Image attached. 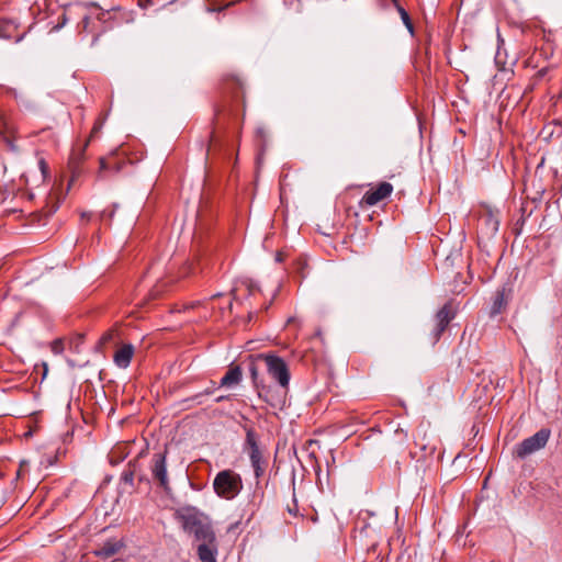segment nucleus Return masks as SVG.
Segmentation results:
<instances>
[{
	"label": "nucleus",
	"instance_id": "423d86ee",
	"mask_svg": "<svg viewBox=\"0 0 562 562\" xmlns=\"http://www.w3.org/2000/svg\"><path fill=\"white\" fill-rule=\"evenodd\" d=\"M149 470L151 481L157 483L164 491L170 490L167 473V451L154 453L150 460Z\"/></svg>",
	"mask_w": 562,
	"mask_h": 562
},
{
	"label": "nucleus",
	"instance_id": "473e14b6",
	"mask_svg": "<svg viewBox=\"0 0 562 562\" xmlns=\"http://www.w3.org/2000/svg\"><path fill=\"white\" fill-rule=\"evenodd\" d=\"M102 339H103V340H108V339H110V335H109V334L104 335V336L102 337Z\"/></svg>",
	"mask_w": 562,
	"mask_h": 562
},
{
	"label": "nucleus",
	"instance_id": "20e7f679",
	"mask_svg": "<svg viewBox=\"0 0 562 562\" xmlns=\"http://www.w3.org/2000/svg\"><path fill=\"white\" fill-rule=\"evenodd\" d=\"M550 436L551 430L549 428H541L531 437H528L516 445L513 452L514 456L521 460L527 458L529 454L544 448L549 441Z\"/></svg>",
	"mask_w": 562,
	"mask_h": 562
},
{
	"label": "nucleus",
	"instance_id": "2eb2a0df",
	"mask_svg": "<svg viewBox=\"0 0 562 562\" xmlns=\"http://www.w3.org/2000/svg\"><path fill=\"white\" fill-rule=\"evenodd\" d=\"M393 3H394V5H395V8H396L397 12L400 13L401 19H402V21H403L404 25L406 26V29L408 30V32H409L411 34H413V33H414V25H413V23H412V20H411V18H409V14H408V13H407V11H406V10H405V9H404V8L398 3V1H397V0H393Z\"/></svg>",
	"mask_w": 562,
	"mask_h": 562
},
{
	"label": "nucleus",
	"instance_id": "0eeeda50",
	"mask_svg": "<svg viewBox=\"0 0 562 562\" xmlns=\"http://www.w3.org/2000/svg\"><path fill=\"white\" fill-rule=\"evenodd\" d=\"M513 296V283L506 282L496 290L490 308V317H495L506 311Z\"/></svg>",
	"mask_w": 562,
	"mask_h": 562
},
{
	"label": "nucleus",
	"instance_id": "72a5a7b5",
	"mask_svg": "<svg viewBox=\"0 0 562 562\" xmlns=\"http://www.w3.org/2000/svg\"><path fill=\"white\" fill-rule=\"evenodd\" d=\"M66 22V18L64 16L63 21H60V24H64Z\"/></svg>",
	"mask_w": 562,
	"mask_h": 562
},
{
	"label": "nucleus",
	"instance_id": "cd10ccee",
	"mask_svg": "<svg viewBox=\"0 0 562 562\" xmlns=\"http://www.w3.org/2000/svg\"><path fill=\"white\" fill-rule=\"evenodd\" d=\"M100 127H101V125H95V126L92 128L91 137H92L93 135H95V134L99 132Z\"/></svg>",
	"mask_w": 562,
	"mask_h": 562
},
{
	"label": "nucleus",
	"instance_id": "c756f323",
	"mask_svg": "<svg viewBox=\"0 0 562 562\" xmlns=\"http://www.w3.org/2000/svg\"><path fill=\"white\" fill-rule=\"evenodd\" d=\"M88 147V142L83 145L82 149H81V153H80V156L83 155L86 148ZM78 159H81V157H79Z\"/></svg>",
	"mask_w": 562,
	"mask_h": 562
},
{
	"label": "nucleus",
	"instance_id": "dca6fc26",
	"mask_svg": "<svg viewBox=\"0 0 562 562\" xmlns=\"http://www.w3.org/2000/svg\"><path fill=\"white\" fill-rule=\"evenodd\" d=\"M13 24L7 20H0V38H10Z\"/></svg>",
	"mask_w": 562,
	"mask_h": 562
},
{
	"label": "nucleus",
	"instance_id": "b1692460",
	"mask_svg": "<svg viewBox=\"0 0 562 562\" xmlns=\"http://www.w3.org/2000/svg\"><path fill=\"white\" fill-rule=\"evenodd\" d=\"M114 211L108 212L106 210L102 211L99 215L100 221L105 220L106 217L111 218L113 216Z\"/></svg>",
	"mask_w": 562,
	"mask_h": 562
},
{
	"label": "nucleus",
	"instance_id": "6e6552de",
	"mask_svg": "<svg viewBox=\"0 0 562 562\" xmlns=\"http://www.w3.org/2000/svg\"><path fill=\"white\" fill-rule=\"evenodd\" d=\"M454 313L452 311L451 304L446 303L436 314L435 321L436 325L431 331V342L436 344L439 341L442 333L448 327L449 323L453 319Z\"/></svg>",
	"mask_w": 562,
	"mask_h": 562
},
{
	"label": "nucleus",
	"instance_id": "39448f33",
	"mask_svg": "<svg viewBox=\"0 0 562 562\" xmlns=\"http://www.w3.org/2000/svg\"><path fill=\"white\" fill-rule=\"evenodd\" d=\"M257 360L265 363L268 373L278 381L280 386L286 389L290 382V372L285 361L274 355H258Z\"/></svg>",
	"mask_w": 562,
	"mask_h": 562
},
{
	"label": "nucleus",
	"instance_id": "7c9ffc66",
	"mask_svg": "<svg viewBox=\"0 0 562 562\" xmlns=\"http://www.w3.org/2000/svg\"><path fill=\"white\" fill-rule=\"evenodd\" d=\"M520 222L524 223V220L520 218L518 222H516L515 227H514V229L517 232V234L519 233L517 226L519 225Z\"/></svg>",
	"mask_w": 562,
	"mask_h": 562
},
{
	"label": "nucleus",
	"instance_id": "f704fd0d",
	"mask_svg": "<svg viewBox=\"0 0 562 562\" xmlns=\"http://www.w3.org/2000/svg\"><path fill=\"white\" fill-rule=\"evenodd\" d=\"M66 22V18L64 16L63 21H60V24H64Z\"/></svg>",
	"mask_w": 562,
	"mask_h": 562
},
{
	"label": "nucleus",
	"instance_id": "1a4fd4ad",
	"mask_svg": "<svg viewBox=\"0 0 562 562\" xmlns=\"http://www.w3.org/2000/svg\"><path fill=\"white\" fill-rule=\"evenodd\" d=\"M257 362H261L260 360H257V357L255 359H251L248 364V370L251 376V380L254 382V385L258 390L259 397L263 398L267 403H269L271 406L276 407L279 404H281V400L276 401L274 397L270 396V387H267L266 385H260L258 381V364Z\"/></svg>",
	"mask_w": 562,
	"mask_h": 562
},
{
	"label": "nucleus",
	"instance_id": "a878e982",
	"mask_svg": "<svg viewBox=\"0 0 562 562\" xmlns=\"http://www.w3.org/2000/svg\"><path fill=\"white\" fill-rule=\"evenodd\" d=\"M231 395H221L215 398L216 403H221L223 401L229 400Z\"/></svg>",
	"mask_w": 562,
	"mask_h": 562
},
{
	"label": "nucleus",
	"instance_id": "f8f14e48",
	"mask_svg": "<svg viewBox=\"0 0 562 562\" xmlns=\"http://www.w3.org/2000/svg\"><path fill=\"white\" fill-rule=\"evenodd\" d=\"M123 547L124 543L121 540L110 539L94 549L93 553L98 558L109 559L120 552Z\"/></svg>",
	"mask_w": 562,
	"mask_h": 562
},
{
	"label": "nucleus",
	"instance_id": "f257e3e1",
	"mask_svg": "<svg viewBox=\"0 0 562 562\" xmlns=\"http://www.w3.org/2000/svg\"><path fill=\"white\" fill-rule=\"evenodd\" d=\"M182 528L193 535L196 554L201 562H217L218 543L216 535L210 522L205 521L198 512L186 510L179 515Z\"/></svg>",
	"mask_w": 562,
	"mask_h": 562
},
{
	"label": "nucleus",
	"instance_id": "a211bd4d",
	"mask_svg": "<svg viewBox=\"0 0 562 562\" xmlns=\"http://www.w3.org/2000/svg\"><path fill=\"white\" fill-rule=\"evenodd\" d=\"M108 170H113V171L117 172L120 170V166L117 164L114 166H110L109 162L106 161V159L101 158L100 159V173L108 171Z\"/></svg>",
	"mask_w": 562,
	"mask_h": 562
},
{
	"label": "nucleus",
	"instance_id": "c85d7f7f",
	"mask_svg": "<svg viewBox=\"0 0 562 562\" xmlns=\"http://www.w3.org/2000/svg\"><path fill=\"white\" fill-rule=\"evenodd\" d=\"M90 217H91V213H88V212H83V213H81V218H82V220H83V218L90 220Z\"/></svg>",
	"mask_w": 562,
	"mask_h": 562
},
{
	"label": "nucleus",
	"instance_id": "ddd939ff",
	"mask_svg": "<svg viewBox=\"0 0 562 562\" xmlns=\"http://www.w3.org/2000/svg\"><path fill=\"white\" fill-rule=\"evenodd\" d=\"M134 355V347L131 344L122 346L114 353V363L122 369H125L130 366L132 357Z\"/></svg>",
	"mask_w": 562,
	"mask_h": 562
},
{
	"label": "nucleus",
	"instance_id": "9b49d317",
	"mask_svg": "<svg viewBox=\"0 0 562 562\" xmlns=\"http://www.w3.org/2000/svg\"><path fill=\"white\" fill-rule=\"evenodd\" d=\"M393 186L389 182H381L375 189L369 190L361 199V204L373 206L391 195Z\"/></svg>",
	"mask_w": 562,
	"mask_h": 562
},
{
	"label": "nucleus",
	"instance_id": "6ab92c4d",
	"mask_svg": "<svg viewBox=\"0 0 562 562\" xmlns=\"http://www.w3.org/2000/svg\"><path fill=\"white\" fill-rule=\"evenodd\" d=\"M121 480L127 484H133L134 482V471L132 470H125L123 471L122 475H121Z\"/></svg>",
	"mask_w": 562,
	"mask_h": 562
},
{
	"label": "nucleus",
	"instance_id": "f03ea898",
	"mask_svg": "<svg viewBox=\"0 0 562 562\" xmlns=\"http://www.w3.org/2000/svg\"><path fill=\"white\" fill-rule=\"evenodd\" d=\"M213 490L218 497L232 501L241 492L243 479L231 469L222 470L213 480Z\"/></svg>",
	"mask_w": 562,
	"mask_h": 562
},
{
	"label": "nucleus",
	"instance_id": "393cba45",
	"mask_svg": "<svg viewBox=\"0 0 562 562\" xmlns=\"http://www.w3.org/2000/svg\"><path fill=\"white\" fill-rule=\"evenodd\" d=\"M274 259H276L277 262H282L283 261V252L282 251H277Z\"/></svg>",
	"mask_w": 562,
	"mask_h": 562
},
{
	"label": "nucleus",
	"instance_id": "f3484780",
	"mask_svg": "<svg viewBox=\"0 0 562 562\" xmlns=\"http://www.w3.org/2000/svg\"><path fill=\"white\" fill-rule=\"evenodd\" d=\"M216 387H215V383L214 382H211V386L206 387L204 391L195 394L194 396L188 398L187 401H196L198 404H201L202 402L200 401V398L204 395H211L215 392Z\"/></svg>",
	"mask_w": 562,
	"mask_h": 562
},
{
	"label": "nucleus",
	"instance_id": "aec40b11",
	"mask_svg": "<svg viewBox=\"0 0 562 562\" xmlns=\"http://www.w3.org/2000/svg\"><path fill=\"white\" fill-rule=\"evenodd\" d=\"M64 350V344L60 339H56L52 342V351L55 353V355H59Z\"/></svg>",
	"mask_w": 562,
	"mask_h": 562
},
{
	"label": "nucleus",
	"instance_id": "bb28decb",
	"mask_svg": "<svg viewBox=\"0 0 562 562\" xmlns=\"http://www.w3.org/2000/svg\"><path fill=\"white\" fill-rule=\"evenodd\" d=\"M293 503H294V508L289 507L288 509H289V513H290V514H292V515H294V516H295V515H296V513H297V505H296L295 499L293 501Z\"/></svg>",
	"mask_w": 562,
	"mask_h": 562
},
{
	"label": "nucleus",
	"instance_id": "7ed1b4c3",
	"mask_svg": "<svg viewBox=\"0 0 562 562\" xmlns=\"http://www.w3.org/2000/svg\"><path fill=\"white\" fill-rule=\"evenodd\" d=\"M244 449L249 456L255 477L259 480L265 474L267 461L263 459L262 452L259 448L257 434L251 427L246 428Z\"/></svg>",
	"mask_w": 562,
	"mask_h": 562
},
{
	"label": "nucleus",
	"instance_id": "4468645a",
	"mask_svg": "<svg viewBox=\"0 0 562 562\" xmlns=\"http://www.w3.org/2000/svg\"><path fill=\"white\" fill-rule=\"evenodd\" d=\"M241 369L239 366L231 367L228 371L221 379V387H231L237 385L241 381Z\"/></svg>",
	"mask_w": 562,
	"mask_h": 562
},
{
	"label": "nucleus",
	"instance_id": "2f4dec72",
	"mask_svg": "<svg viewBox=\"0 0 562 562\" xmlns=\"http://www.w3.org/2000/svg\"><path fill=\"white\" fill-rule=\"evenodd\" d=\"M139 481H140V482H142V481H146V483H147V484H149V483H150V480L145 479V477H143V476H140V477H139Z\"/></svg>",
	"mask_w": 562,
	"mask_h": 562
},
{
	"label": "nucleus",
	"instance_id": "4be33fe9",
	"mask_svg": "<svg viewBox=\"0 0 562 562\" xmlns=\"http://www.w3.org/2000/svg\"><path fill=\"white\" fill-rule=\"evenodd\" d=\"M245 285L248 290L249 295L255 294L256 291H259L258 285L256 283H254L252 281L245 282Z\"/></svg>",
	"mask_w": 562,
	"mask_h": 562
},
{
	"label": "nucleus",
	"instance_id": "412c9836",
	"mask_svg": "<svg viewBox=\"0 0 562 562\" xmlns=\"http://www.w3.org/2000/svg\"><path fill=\"white\" fill-rule=\"evenodd\" d=\"M38 167H40L43 178H46L48 175V166L43 158L38 160Z\"/></svg>",
	"mask_w": 562,
	"mask_h": 562
},
{
	"label": "nucleus",
	"instance_id": "5701e85b",
	"mask_svg": "<svg viewBox=\"0 0 562 562\" xmlns=\"http://www.w3.org/2000/svg\"><path fill=\"white\" fill-rule=\"evenodd\" d=\"M461 248H456L453 249L449 255H447V260L451 259V258H458L461 256Z\"/></svg>",
	"mask_w": 562,
	"mask_h": 562
},
{
	"label": "nucleus",
	"instance_id": "9d476101",
	"mask_svg": "<svg viewBox=\"0 0 562 562\" xmlns=\"http://www.w3.org/2000/svg\"><path fill=\"white\" fill-rule=\"evenodd\" d=\"M499 226V217L497 212H493L491 209L483 211L480 217V234L482 237L494 236Z\"/></svg>",
	"mask_w": 562,
	"mask_h": 562
}]
</instances>
